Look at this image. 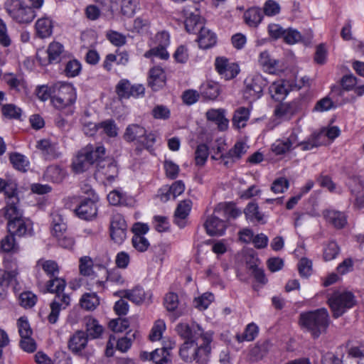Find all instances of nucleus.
Instances as JSON below:
<instances>
[{
  "instance_id": "9b49d317",
  "label": "nucleus",
  "mask_w": 364,
  "mask_h": 364,
  "mask_svg": "<svg viewBox=\"0 0 364 364\" xmlns=\"http://www.w3.org/2000/svg\"><path fill=\"white\" fill-rule=\"evenodd\" d=\"M347 185L354 198L353 205L358 209L364 208V181L356 175L349 176Z\"/></svg>"
},
{
  "instance_id": "bf43d9fd",
  "label": "nucleus",
  "mask_w": 364,
  "mask_h": 364,
  "mask_svg": "<svg viewBox=\"0 0 364 364\" xmlns=\"http://www.w3.org/2000/svg\"><path fill=\"white\" fill-rule=\"evenodd\" d=\"M208 156V148L204 144H199L195 151V161L198 166H203Z\"/></svg>"
},
{
  "instance_id": "1a4fd4ad",
  "label": "nucleus",
  "mask_w": 364,
  "mask_h": 364,
  "mask_svg": "<svg viewBox=\"0 0 364 364\" xmlns=\"http://www.w3.org/2000/svg\"><path fill=\"white\" fill-rule=\"evenodd\" d=\"M127 225L122 215L114 213L110 219L109 234L114 242L122 244L127 237Z\"/></svg>"
},
{
  "instance_id": "4d7b16f0",
  "label": "nucleus",
  "mask_w": 364,
  "mask_h": 364,
  "mask_svg": "<svg viewBox=\"0 0 364 364\" xmlns=\"http://www.w3.org/2000/svg\"><path fill=\"white\" fill-rule=\"evenodd\" d=\"M269 91L272 94V97L277 101L284 99L288 93V90L282 82L273 83L269 88Z\"/></svg>"
},
{
  "instance_id": "c756f323",
  "label": "nucleus",
  "mask_w": 364,
  "mask_h": 364,
  "mask_svg": "<svg viewBox=\"0 0 364 364\" xmlns=\"http://www.w3.org/2000/svg\"><path fill=\"white\" fill-rule=\"evenodd\" d=\"M89 152L82 149L73 161V168L76 173H82L92 165L90 159H88L87 154Z\"/></svg>"
},
{
  "instance_id": "a878e982",
  "label": "nucleus",
  "mask_w": 364,
  "mask_h": 364,
  "mask_svg": "<svg viewBox=\"0 0 364 364\" xmlns=\"http://www.w3.org/2000/svg\"><path fill=\"white\" fill-rule=\"evenodd\" d=\"M358 83L357 77L352 73L346 74L341 79V85L344 90H354L357 96L360 97L364 94V84L355 87Z\"/></svg>"
},
{
  "instance_id": "423d86ee",
  "label": "nucleus",
  "mask_w": 364,
  "mask_h": 364,
  "mask_svg": "<svg viewBox=\"0 0 364 364\" xmlns=\"http://www.w3.org/2000/svg\"><path fill=\"white\" fill-rule=\"evenodd\" d=\"M54 95L51 97V102L53 106L63 109L72 106L76 100L75 89L69 84H62L55 86Z\"/></svg>"
},
{
  "instance_id": "2f4dec72",
  "label": "nucleus",
  "mask_w": 364,
  "mask_h": 364,
  "mask_svg": "<svg viewBox=\"0 0 364 364\" xmlns=\"http://www.w3.org/2000/svg\"><path fill=\"white\" fill-rule=\"evenodd\" d=\"M208 120L214 122L220 131H225L228 127V119L225 117L223 109H210L206 112Z\"/></svg>"
},
{
  "instance_id": "a19ab883",
  "label": "nucleus",
  "mask_w": 364,
  "mask_h": 364,
  "mask_svg": "<svg viewBox=\"0 0 364 364\" xmlns=\"http://www.w3.org/2000/svg\"><path fill=\"white\" fill-rule=\"evenodd\" d=\"M83 150L87 151L88 159H90L91 163L93 164L95 162L100 164L104 161L105 155V149L102 146H94L89 144L83 148Z\"/></svg>"
},
{
  "instance_id": "dca6fc26",
  "label": "nucleus",
  "mask_w": 364,
  "mask_h": 364,
  "mask_svg": "<svg viewBox=\"0 0 364 364\" xmlns=\"http://www.w3.org/2000/svg\"><path fill=\"white\" fill-rule=\"evenodd\" d=\"M76 215L83 220H91L97 215V206L94 199L86 198L81 200L80 205L75 208Z\"/></svg>"
},
{
  "instance_id": "ddd939ff",
  "label": "nucleus",
  "mask_w": 364,
  "mask_h": 364,
  "mask_svg": "<svg viewBox=\"0 0 364 364\" xmlns=\"http://www.w3.org/2000/svg\"><path fill=\"white\" fill-rule=\"evenodd\" d=\"M244 96L246 99L255 100L259 99L262 93L265 82L262 76L257 75L247 77L245 81Z\"/></svg>"
},
{
  "instance_id": "6ab92c4d",
  "label": "nucleus",
  "mask_w": 364,
  "mask_h": 364,
  "mask_svg": "<svg viewBox=\"0 0 364 364\" xmlns=\"http://www.w3.org/2000/svg\"><path fill=\"white\" fill-rule=\"evenodd\" d=\"M300 109L298 101L280 103L274 109V114L277 117L289 119Z\"/></svg>"
},
{
  "instance_id": "0eeeda50",
  "label": "nucleus",
  "mask_w": 364,
  "mask_h": 364,
  "mask_svg": "<svg viewBox=\"0 0 364 364\" xmlns=\"http://www.w3.org/2000/svg\"><path fill=\"white\" fill-rule=\"evenodd\" d=\"M355 297L351 292H335L328 299L329 306L333 313V316H341L347 309L354 306Z\"/></svg>"
},
{
  "instance_id": "4468645a",
  "label": "nucleus",
  "mask_w": 364,
  "mask_h": 364,
  "mask_svg": "<svg viewBox=\"0 0 364 364\" xmlns=\"http://www.w3.org/2000/svg\"><path fill=\"white\" fill-rule=\"evenodd\" d=\"M218 73L225 80L234 78L239 73V67L234 63H230L226 58L218 57L215 62Z\"/></svg>"
},
{
  "instance_id": "69168bd1",
  "label": "nucleus",
  "mask_w": 364,
  "mask_h": 364,
  "mask_svg": "<svg viewBox=\"0 0 364 364\" xmlns=\"http://www.w3.org/2000/svg\"><path fill=\"white\" fill-rule=\"evenodd\" d=\"M137 6L136 0H122L121 11L123 15L131 17L134 15Z\"/></svg>"
},
{
  "instance_id": "aec40b11",
  "label": "nucleus",
  "mask_w": 364,
  "mask_h": 364,
  "mask_svg": "<svg viewBox=\"0 0 364 364\" xmlns=\"http://www.w3.org/2000/svg\"><path fill=\"white\" fill-rule=\"evenodd\" d=\"M36 147L47 159H54L60 156L58 144L48 139L38 141Z\"/></svg>"
},
{
  "instance_id": "9d476101",
  "label": "nucleus",
  "mask_w": 364,
  "mask_h": 364,
  "mask_svg": "<svg viewBox=\"0 0 364 364\" xmlns=\"http://www.w3.org/2000/svg\"><path fill=\"white\" fill-rule=\"evenodd\" d=\"M63 52V46L58 42L51 43L46 50L39 49L36 53V58L41 65L47 63H56L60 60V55Z\"/></svg>"
},
{
  "instance_id": "2eb2a0df",
  "label": "nucleus",
  "mask_w": 364,
  "mask_h": 364,
  "mask_svg": "<svg viewBox=\"0 0 364 364\" xmlns=\"http://www.w3.org/2000/svg\"><path fill=\"white\" fill-rule=\"evenodd\" d=\"M220 215L218 213H213V214L209 216L205 224V228L206 232L211 236H220L222 235L226 229V222L219 218Z\"/></svg>"
},
{
  "instance_id": "58836bf2",
  "label": "nucleus",
  "mask_w": 364,
  "mask_h": 364,
  "mask_svg": "<svg viewBox=\"0 0 364 364\" xmlns=\"http://www.w3.org/2000/svg\"><path fill=\"white\" fill-rule=\"evenodd\" d=\"M263 18L262 11L257 7H252L247 10L244 14L245 23L251 27H257Z\"/></svg>"
},
{
  "instance_id": "7ed1b4c3",
  "label": "nucleus",
  "mask_w": 364,
  "mask_h": 364,
  "mask_svg": "<svg viewBox=\"0 0 364 364\" xmlns=\"http://www.w3.org/2000/svg\"><path fill=\"white\" fill-rule=\"evenodd\" d=\"M211 351L210 343L184 342L179 350L181 358L186 362L196 361L204 364L208 361Z\"/></svg>"
},
{
  "instance_id": "c85d7f7f",
  "label": "nucleus",
  "mask_w": 364,
  "mask_h": 364,
  "mask_svg": "<svg viewBox=\"0 0 364 364\" xmlns=\"http://www.w3.org/2000/svg\"><path fill=\"white\" fill-rule=\"evenodd\" d=\"M174 346V343H170L167 346L154 350L150 353V360L155 364H166L170 360V351Z\"/></svg>"
},
{
  "instance_id": "e2e57ef3",
  "label": "nucleus",
  "mask_w": 364,
  "mask_h": 364,
  "mask_svg": "<svg viewBox=\"0 0 364 364\" xmlns=\"http://www.w3.org/2000/svg\"><path fill=\"white\" fill-rule=\"evenodd\" d=\"M166 329V325L164 321L158 320L155 322L149 334V338L151 341H156L161 339L163 332Z\"/></svg>"
},
{
  "instance_id": "f704fd0d",
  "label": "nucleus",
  "mask_w": 364,
  "mask_h": 364,
  "mask_svg": "<svg viewBox=\"0 0 364 364\" xmlns=\"http://www.w3.org/2000/svg\"><path fill=\"white\" fill-rule=\"evenodd\" d=\"M250 109L248 108L240 107L237 108L233 114L232 125L237 129L244 128L250 119Z\"/></svg>"
},
{
  "instance_id": "ea45409f",
  "label": "nucleus",
  "mask_w": 364,
  "mask_h": 364,
  "mask_svg": "<svg viewBox=\"0 0 364 364\" xmlns=\"http://www.w3.org/2000/svg\"><path fill=\"white\" fill-rule=\"evenodd\" d=\"M66 172L58 166H50L44 173L43 177L46 180L53 183H60L65 176Z\"/></svg>"
},
{
  "instance_id": "f3484780",
  "label": "nucleus",
  "mask_w": 364,
  "mask_h": 364,
  "mask_svg": "<svg viewBox=\"0 0 364 364\" xmlns=\"http://www.w3.org/2000/svg\"><path fill=\"white\" fill-rule=\"evenodd\" d=\"M87 345V337L82 331H77L68 341V348L73 353L82 355V351Z\"/></svg>"
},
{
  "instance_id": "412c9836",
  "label": "nucleus",
  "mask_w": 364,
  "mask_h": 364,
  "mask_svg": "<svg viewBox=\"0 0 364 364\" xmlns=\"http://www.w3.org/2000/svg\"><path fill=\"white\" fill-rule=\"evenodd\" d=\"M97 166V173L103 176L109 183L112 182L118 175L117 164L111 159L104 160Z\"/></svg>"
},
{
  "instance_id": "20e7f679",
  "label": "nucleus",
  "mask_w": 364,
  "mask_h": 364,
  "mask_svg": "<svg viewBox=\"0 0 364 364\" xmlns=\"http://www.w3.org/2000/svg\"><path fill=\"white\" fill-rule=\"evenodd\" d=\"M4 6L9 15L19 23H29L36 17L33 8L21 0H7Z\"/></svg>"
},
{
  "instance_id": "5fc2aeb1",
  "label": "nucleus",
  "mask_w": 364,
  "mask_h": 364,
  "mask_svg": "<svg viewBox=\"0 0 364 364\" xmlns=\"http://www.w3.org/2000/svg\"><path fill=\"white\" fill-rule=\"evenodd\" d=\"M271 343L268 341L259 343L250 350V355L255 360L262 359L269 350Z\"/></svg>"
},
{
  "instance_id": "774afa93",
  "label": "nucleus",
  "mask_w": 364,
  "mask_h": 364,
  "mask_svg": "<svg viewBox=\"0 0 364 364\" xmlns=\"http://www.w3.org/2000/svg\"><path fill=\"white\" fill-rule=\"evenodd\" d=\"M133 247L139 252H145L149 247V242L143 235H134L132 240Z\"/></svg>"
},
{
  "instance_id": "052dcab7",
  "label": "nucleus",
  "mask_w": 364,
  "mask_h": 364,
  "mask_svg": "<svg viewBox=\"0 0 364 364\" xmlns=\"http://www.w3.org/2000/svg\"><path fill=\"white\" fill-rule=\"evenodd\" d=\"M93 262L90 257L85 256L80 259V272L84 276H91L93 274Z\"/></svg>"
},
{
  "instance_id": "bb28decb",
  "label": "nucleus",
  "mask_w": 364,
  "mask_h": 364,
  "mask_svg": "<svg viewBox=\"0 0 364 364\" xmlns=\"http://www.w3.org/2000/svg\"><path fill=\"white\" fill-rule=\"evenodd\" d=\"M185 27L188 33H196L201 30L203 26V19L201 18L199 11L190 13L185 20Z\"/></svg>"
},
{
  "instance_id": "8fccbe9b",
  "label": "nucleus",
  "mask_w": 364,
  "mask_h": 364,
  "mask_svg": "<svg viewBox=\"0 0 364 364\" xmlns=\"http://www.w3.org/2000/svg\"><path fill=\"white\" fill-rule=\"evenodd\" d=\"M1 248L5 252L16 253L19 247L16 243L14 235L10 233L6 235L1 241Z\"/></svg>"
},
{
  "instance_id": "0e129e2a",
  "label": "nucleus",
  "mask_w": 364,
  "mask_h": 364,
  "mask_svg": "<svg viewBox=\"0 0 364 364\" xmlns=\"http://www.w3.org/2000/svg\"><path fill=\"white\" fill-rule=\"evenodd\" d=\"M6 271L2 275L3 278L4 279L6 282V284L8 286V284L16 280V278L18 274V269H17V264L16 262L11 263V264H6Z\"/></svg>"
},
{
  "instance_id": "7c9ffc66",
  "label": "nucleus",
  "mask_w": 364,
  "mask_h": 364,
  "mask_svg": "<svg viewBox=\"0 0 364 364\" xmlns=\"http://www.w3.org/2000/svg\"><path fill=\"white\" fill-rule=\"evenodd\" d=\"M51 233L55 237L63 236L67 230L63 216L58 212L51 213Z\"/></svg>"
},
{
  "instance_id": "680f3d73",
  "label": "nucleus",
  "mask_w": 364,
  "mask_h": 364,
  "mask_svg": "<svg viewBox=\"0 0 364 364\" xmlns=\"http://www.w3.org/2000/svg\"><path fill=\"white\" fill-rule=\"evenodd\" d=\"M99 129L109 137H114L117 135V127L114 120L108 119L98 124Z\"/></svg>"
},
{
  "instance_id": "6e6d98bb",
  "label": "nucleus",
  "mask_w": 364,
  "mask_h": 364,
  "mask_svg": "<svg viewBox=\"0 0 364 364\" xmlns=\"http://www.w3.org/2000/svg\"><path fill=\"white\" fill-rule=\"evenodd\" d=\"M340 252L338 244L334 241H330L323 248V259L331 261L335 259Z\"/></svg>"
},
{
  "instance_id": "c03bdc74",
  "label": "nucleus",
  "mask_w": 364,
  "mask_h": 364,
  "mask_svg": "<svg viewBox=\"0 0 364 364\" xmlns=\"http://www.w3.org/2000/svg\"><path fill=\"white\" fill-rule=\"evenodd\" d=\"M258 62L269 73L275 72L279 64V61L271 58L267 51H263L259 54Z\"/></svg>"
},
{
  "instance_id": "f257e3e1",
  "label": "nucleus",
  "mask_w": 364,
  "mask_h": 364,
  "mask_svg": "<svg viewBox=\"0 0 364 364\" xmlns=\"http://www.w3.org/2000/svg\"><path fill=\"white\" fill-rule=\"evenodd\" d=\"M329 323V315L324 308L302 313L299 316L300 326L310 333L314 338H318L326 333Z\"/></svg>"
},
{
  "instance_id": "13d9d810",
  "label": "nucleus",
  "mask_w": 364,
  "mask_h": 364,
  "mask_svg": "<svg viewBox=\"0 0 364 364\" xmlns=\"http://www.w3.org/2000/svg\"><path fill=\"white\" fill-rule=\"evenodd\" d=\"M248 146L242 141H237L235 146L228 152V156L232 159H240L247 150Z\"/></svg>"
},
{
  "instance_id": "f03ea898",
  "label": "nucleus",
  "mask_w": 364,
  "mask_h": 364,
  "mask_svg": "<svg viewBox=\"0 0 364 364\" xmlns=\"http://www.w3.org/2000/svg\"><path fill=\"white\" fill-rule=\"evenodd\" d=\"M176 331L178 336L185 340L184 342L211 343L213 341V332L205 331L196 322L191 324L179 323L176 326Z\"/></svg>"
},
{
  "instance_id": "473e14b6",
  "label": "nucleus",
  "mask_w": 364,
  "mask_h": 364,
  "mask_svg": "<svg viewBox=\"0 0 364 364\" xmlns=\"http://www.w3.org/2000/svg\"><path fill=\"white\" fill-rule=\"evenodd\" d=\"M326 221L336 228H342L347 223L344 213L336 210H326L323 213Z\"/></svg>"
},
{
  "instance_id": "de8ad7c7",
  "label": "nucleus",
  "mask_w": 364,
  "mask_h": 364,
  "mask_svg": "<svg viewBox=\"0 0 364 364\" xmlns=\"http://www.w3.org/2000/svg\"><path fill=\"white\" fill-rule=\"evenodd\" d=\"M257 262V258L252 257L250 261L247 262V267L258 282L264 284L266 282L264 273L262 269L258 267Z\"/></svg>"
},
{
  "instance_id": "393cba45",
  "label": "nucleus",
  "mask_w": 364,
  "mask_h": 364,
  "mask_svg": "<svg viewBox=\"0 0 364 364\" xmlns=\"http://www.w3.org/2000/svg\"><path fill=\"white\" fill-rule=\"evenodd\" d=\"M165 83L166 75L163 69L155 67L150 70L148 84L153 90H159L165 85Z\"/></svg>"
},
{
  "instance_id": "3c124183",
  "label": "nucleus",
  "mask_w": 364,
  "mask_h": 364,
  "mask_svg": "<svg viewBox=\"0 0 364 364\" xmlns=\"http://www.w3.org/2000/svg\"><path fill=\"white\" fill-rule=\"evenodd\" d=\"M258 333V327L255 323H252L247 326L245 330L242 334H237L235 338L239 343H242L245 341H252Z\"/></svg>"
},
{
  "instance_id": "37998d69",
  "label": "nucleus",
  "mask_w": 364,
  "mask_h": 364,
  "mask_svg": "<svg viewBox=\"0 0 364 364\" xmlns=\"http://www.w3.org/2000/svg\"><path fill=\"white\" fill-rule=\"evenodd\" d=\"M219 85L215 82H206L200 87L202 96L208 100H215L219 95Z\"/></svg>"
},
{
  "instance_id": "a18cd8bd",
  "label": "nucleus",
  "mask_w": 364,
  "mask_h": 364,
  "mask_svg": "<svg viewBox=\"0 0 364 364\" xmlns=\"http://www.w3.org/2000/svg\"><path fill=\"white\" fill-rule=\"evenodd\" d=\"M215 213L225 218H236L241 215V211L233 204H219L215 208Z\"/></svg>"
},
{
  "instance_id": "09e8293b",
  "label": "nucleus",
  "mask_w": 364,
  "mask_h": 364,
  "mask_svg": "<svg viewBox=\"0 0 364 364\" xmlns=\"http://www.w3.org/2000/svg\"><path fill=\"white\" fill-rule=\"evenodd\" d=\"M322 135L323 132L314 133L306 141H299V146H301V149L303 151H309L311 150L314 147L320 146L323 144V143L321 141Z\"/></svg>"
},
{
  "instance_id": "79ce46f5",
  "label": "nucleus",
  "mask_w": 364,
  "mask_h": 364,
  "mask_svg": "<svg viewBox=\"0 0 364 364\" xmlns=\"http://www.w3.org/2000/svg\"><path fill=\"white\" fill-rule=\"evenodd\" d=\"M36 30L37 35L41 38L50 36L53 31L51 21L48 18L38 19L36 23Z\"/></svg>"
},
{
  "instance_id": "a211bd4d",
  "label": "nucleus",
  "mask_w": 364,
  "mask_h": 364,
  "mask_svg": "<svg viewBox=\"0 0 364 364\" xmlns=\"http://www.w3.org/2000/svg\"><path fill=\"white\" fill-rule=\"evenodd\" d=\"M7 228L9 233L19 237L31 235V223L26 220L23 217L14 221L8 222Z\"/></svg>"
},
{
  "instance_id": "338daca9",
  "label": "nucleus",
  "mask_w": 364,
  "mask_h": 364,
  "mask_svg": "<svg viewBox=\"0 0 364 364\" xmlns=\"http://www.w3.org/2000/svg\"><path fill=\"white\" fill-rule=\"evenodd\" d=\"M185 190V185L181 180L175 181L169 188V190L166 196V200H168L171 196L173 199L183 193Z\"/></svg>"
},
{
  "instance_id": "5701e85b",
  "label": "nucleus",
  "mask_w": 364,
  "mask_h": 364,
  "mask_svg": "<svg viewBox=\"0 0 364 364\" xmlns=\"http://www.w3.org/2000/svg\"><path fill=\"white\" fill-rule=\"evenodd\" d=\"M70 299L68 294H62L60 299H55L50 304V313L48 316L50 323H55L58 321L59 313L62 309H65L70 304Z\"/></svg>"
},
{
  "instance_id": "864d4df0",
  "label": "nucleus",
  "mask_w": 364,
  "mask_h": 364,
  "mask_svg": "<svg viewBox=\"0 0 364 364\" xmlns=\"http://www.w3.org/2000/svg\"><path fill=\"white\" fill-rule=\"evenodd\" d=\"M100 304V300L96 294H85L80 299L82 308L92 311L94 310Z\"/></svg>"
},
{
  "instance_id": "e433bc0d",
  "label": "nucleus",
  "mask_w": 364,
  "mask_h": 364,
  "mask_svg": "<svg viewBox=\"0 0 364 364\" xmlns=\"http://www.w3.org/2000/svg\"><path fill=\"white\" fill-rule=\"evenodd\" d=\"M66 282L64 279L58 277L50 279L46 283V290L50 293L56 294L55 298H62L61 293L64 291Z\"/></svg>"
},
{
  "instance_id": "4c0bfd02",
  "label": "nucleus",
  "mask_w": 364,
  "mask_h": 364,
  "mask_svg": "<svg viewBox=\"0 0 364 364\" xmlns=\"http://www.w3.org/2000/svg\"><path fill=\"white\" fill-rule=\"evenodd\" d=\"M85 335L87 339L98 338L103 332V327L99 324L97 320L94 318H87L85 319Z\"/></svg>"
},
{
  "instance_id": "c9c22d12",
  "label": "nucleus",
  "mask_w": 364,
  "mask_h": 364,
  "mask_svg": "<svg viewBox=\"0 0 364 364\" xmlns=\"http://www.w3.org/2000/svg\"><path fill=\"white\" fill-rule=\"evenodd\" d=\"M244 213L246 219L250 222H257L262 224L265 223L264 220V215L259 211L257 203L250 202L244 209Z\"/></svg>"
},
{
  "instance_id": "603ef678",
  "label": "nucleus",
  "mask_w": 364,
  "mask_h": 364,
  "mask_svg": "<svg viewBox=\"0 0 364 364\" xmlns=\"http://www.w3.org/2000/svg\"><path fill=\"white\" fill-rule=\"evenodd\" d=\"M10 161L14 167L22 172H26L28 168L29 162L26 157L18 153H13L10 155Z\"/></svg>"
},
{
  "instance_id": "4be33fe9",
  "label": "nucleus",
  "mask_w": 364,
  "mask_h": 364,
  "mask_svg": "<svg viewBox=\"0 0 364 364\" xmlns=\"http://www.w3.org/2000/svg\"><path fill=\"white\" fill-rule=\"evenodd\" d=\"M114 295L120 298H126L136 304H141L146 297L145 291L139 286L132 289L117 291L114 293Z\"/></svg>"
},
{
  "instance_id": "f8f14e48",
  "label": "nucleus",
  "mask_w": 364,
  "mask_h": 364,
  "mask_svg": "<svg viewBox=\"0 0 364 364\" xmlns=\"http://www.w3.org/2000/svg\"><path fill=\"white\" fill-rule=\"evenodd\" d=\"M116 92L120 99L139 97L144 95L145 88L141 84L132 85L128 80L122 79L116 86Z\"/></svg>"
},
{
  "instance_id": "49530a36",
  "label": "nucleus",
  "mask_w": 364,
  "mask_h": 364,
  "mask_svg": "<svg viewBox=\"0 0 364 364\" xmlns=\"http://www.w3.org/2000/svg\"><path fill=\"white\" fill-rule=\"evenodd\" d=\"M38 265L42 267L50 279L58 277L59 274V266L53 260H39L38 261Z\"/></svg>"
},
{
  "instance_id": "6e6552de",
  "label": "nucleus",
  "mask_w": 364,
  "mask_h": 364,
  "mask_svg": "<svg viewBox=\"0 0 364 364\" xmlns=\"http://www.w3.org/2000/svg\"><path fill=\"white\" fill-rule=\"evenodd\" d=\"M299 130L293 129L288 137L277 139L271 146V150L275 155H284L299 146Z\"/></svg>"
},
{
  "instance_id": "b1692460",
  "label": "nucleus",
  "mask_w": 364,
  "mask_h": 364,
  "mask_svg": "<svg viewBox=\"0 0 364 364\" xmlns=\"http://www.w3.org/2000/svg\"><path fill=\"white\" fill-rule=\"evenodd\" d=\"M192 206L191 200H184L180 202L176 209L174 214V222L181 228L185 227V220L188 215Z\"/></svg>"
},
{
  "instance_id": "39448f33",
  "label": "nucleus",
  "mask_w": 364,
  "mask_h": 364,
  "mask_svg": "<svg viewBox=\"0 0 364 364\" xmlns=\"http://www.w3.org/2000/svg\"><path fill=\"white\" fill-rule=\"evenodd\" d=\"M124 139L127 141H136L143 148L151 149L156 141V136L152 132L147 133L146 130L139 124L129 125L124 134Z\"/></svg>"
},
{
  "instance_id": "72a5a7b5",
  "label": "nucleus",
  "mask_w": 364,
  "mask_h": 364,
  "mask_svg": "<svg viewBox=\"0 0 364 364\" xmlns=\"http://www.w3.org/2000/svg\"><path fill=\"white\" fill-rule=\"evenodd\" d=\"M4 216L8 222L14 221L23 217V213L18 205V198H13L12 201H7L4 208Z\"/></svg>"
},
{
  "instance_id": "cd10ccee",
  "label": "nucleus",
  "mask_w": 364,
  "mask_h": 364,
  "mask_svg": "<svg viewBox=\"0 0 364 364\" xmlns=\"http://www.w3.org/2000/svg\"><path fill=\"white\" fill-rule=\"evenodd\" d=\"M197 41L200 48L208 49L215 45L217 36L209 28H201Z\"/></svg>"
}]
</instances>
